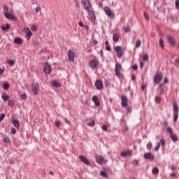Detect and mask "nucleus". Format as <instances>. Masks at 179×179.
Masks as SVG:
<instances>
[{"label":"nucleus","instance_id":"nucleus-1","mask_svg":"<svg viewBox=\"0 0 179 179\" xmlns=\"http://www.w3.org/2000/svg\"><path fill=\"white\" fill-rule=\"evenodd\" d=\"M122 69V67L121 66V64L120 63H117L115 64V76H117V78H119V79L120 78H122V73H121V72H120V71H121V69Z\"/></svg>","mask_w":179,"mask_h":179},{"label":"nucleus","instance_id":"nucleus-2","mask_svg":"<svg viewBox=\"0 0 179 179\" xmlns=\"http://www.w3.org/2000/svg\"><path fill=\"white\" fill-rule=\"evenodd\" d=\"M178 111H179L178 105H177V103H173V122H177V120H178Z\"/></svg>","mask_w":179,"mask_h":179},{"label":"nucleus","instance_id":"nucleus-3","mask_svg":"<svg viewBox=\"0 0 179 179\" xmlns=\"http://www.w3.org/2000/svg\"><path fill=\"white\" fill-rule=\"evenodd\" d=\"M166 132L170 134V136L173 142H177L178 141V137H177V135L173 134V128H171V127H167Z\"/></svg>","mask_w":179,"mask_h":179},{"label":"nucleus","instance_id":"nucleus-4","mask_svg":"<svg viewBox=\"0 0 179 179\" xmlns=\"http://www.w3.org/2000/svg\"><path fill=\"white\" fill-rule=\"evenodd\" d=\"M163 80V74L162 73H157L154 77V83L159 85Z\"/></svg>","mask_w":179,"mask_h":179},{"label":"nucleus","instance_id":"nucleus-5","mask_svg":"<svg viewBox=\"0 0 179 179\" xmlns=\"http://www.w3.org/2000/svg\"><path fill=\"white\" fill-rule=\"evenodd\" d=\"M81 3L87 12L92 9V4H90V1H89V0H82Z\"/></svg>","mask_w":179,"mask_h":179},{"label":"nucleus","instance_id":"nucleus-6","mask_svg":"<svg viewBox=\"0 0 179 179\" xmlns=\"http://www.w3.org/2000/svg\"><path fill=\"white\" fill-rule=\"evenodd\" d=\"M67 55L69 57V61L70 62H75V57L76 56V55L75 54V52H73V50H69Z\"/></svg>","mask_w":179,"mask_h":179},{"label":"nucleus","instance_id":"nucleus-7","mask_svg":"<svg viewBox=\"0 0 179 179\" xmlns=\"http://www.w3.org/2000/svg\"><path fill=\"white\" fill-rule=\"evenodd\" d=\"M104 12L108 17H113V18L115 17V14H114V13L111 12V10H110V8H108V6H105Z\"/></svg>","mask_w":179,"mask_h":179},{"label":"nucleus","instance_id":"nucleus-8","mask_svg":"<svg viewBox=\"0 0 179 179\" xmlns=\"http://www.w3.org/2000/svg\"><path fill=\"white\" fill-rule=\"evenodd\" d=\"M121 101L122 107H123V108H127V107H128V98L127 97V96L123 95L121 97Z\"/></svg>","mask_w":179,"mask_h":179},{"label":"nucleus","instance_id":"nucleus-9","mask_svg":"<svg viewBox=\"0 0 179 179\" xmlns=\"http://www.w3.org/2000/svg\"><path fill=\"white\" fill-rule=\"evenodd\" d=\"M4 16L6 19H8L9 20H14L15 22L17 20V17H16V16L9 13H4Z\"/></svg>","mask_w":179,"mask_h":179},{"label":"nucleus","instance_id":"nucleus-10","mask_svg":"<svg viewBox=\"0 0 179 179\" xmlns=\"http://www.w3.org/2000/svg\"><path fill=\"white\" fill-rule=\"evenodd\" d=\"M115 51L116 52V56L118 58H121V57H122V48L120 46H115Z\"/></svg>","mask_w":179,"mask_h":179},{"label":"nucleus","instance_id":"nucleus-11","mask_svg":"<svg viewBox=\"0 0 179 179\" xmlns=\"http://www.w3.org/2000/svg\"><path fill=\"white\" fill-rule=\"evenodd\" d=\"M44 72L45 73H47L48 75H50L51 73V65L46 62L44 64Z\"/></svg>","mask_w":179,"mask_h":179},{"label":"nucleus","instance_id":"nucleus-12","mask_svg":"<svg viewBox=\"0 0 179 179\" xmlns=\"http://www.w3.org/2000/svg\"><path fill=\"white\" fill-rule=\"evenodd\" d=\"M79 159L80 160V162L82 163H83L84 164H85V166H90V162H89V160L87 159V158H86V157L83 156V155H80L79 156Z\"/></svg>","mask_w":179,"mask_h":179},{"label":"nucleus","instance_id":"nucleus-13","mask_svg":"<svg viewBox=\"0 0 179 179\" xmlns=\"http://www.w3.org/2000/svg\"><path fill=\"white\" fill-rule=\"evenodd\" d=\"M143 157L144 159H145V160H155V155H152L151 152L145 153Z\"/></svg>","mask_w":179,"mask_h":179},{"label":"nucleus","instance_id":"nucleus-14","mask_svg":"<svg viewBox=\"0 0 179 179\" xmlns=\"http://www.w3.org/2000/svg\"><path fill=\"white\" fill-rule=\"evenodd\" d=\"M40 89V85L38 84H32L31 91L35 94H38V90Z\"/></svg>","mask_w":179,"mask_h":179},{"label":"nucleus","instance_id":"nucleus-15","mask_svg":"<svg viewBox=\"0 0 179 179\" xmlns=\"http://www.w3.org/2000/svg\"><path fill=\"white\" fill-rule=\"evenodd\" d=\"M90 68H92L93 69L97 68L99 66V62L97 59H93L90 62Z\"/></svg>","mask_w":179,"mask_h":179},{"label":"nucleus","instance_id":"nucleus-16","mask_svg":"<svg viewBox=\"0 0 179 179\" xmlns=\"http://www.w3.org/2000/svg\"><path fill=\"white\" fill-rule=\"evenodd\" d=\"M95 87L97 90H101V89H103V82L100 80H97L95 82Z\"/></svg>","mask_w":179,"mask_h":179},{"label":"nucleus","instance_id":"nucleus-17","mask_svg":"<svg viewBox=\"0 0 179 179\" xmlns=\"http://www.w3.org/2000/svg\"><path fill=\"white\" fill-rule=\"evenodd\" d=\"M24 33H26V37L27 40H30V38H31V36L33 35V34L31 33V31H30V29L25 28L24 29Z\"/></svg>","mask_w":179,"mask_h":179},{"label":"nucleus","instance_id":"nucleus-18","mask_svg":"<svg viewBox=\"0 0 179 179\" xmlns=\"http://www.w3.org/2000/svg\"><path fill=\"white\" fill-rule=\"evenodd\" d=\"M167 40L168 42L169 43V44H171V45H176V39L174 38V37L169 35L167 36Z\"/></svg>","mask_w":179,"mask_h":179},{"label":"nucleus","instance_id":"nucleus-19","mask_svg":"<svg viewBox=\"0 0 179 179\" xmlns=\"http://www.w3.org/2000/svg\"><path fill=\"white\" fill-rule=\"evenodd\" d=\"M121 157H127V156H132V151L131 150H127L124 152H122L120 153Z\"/></svg>","mask_w":179,"mask_h":179},{"label":"nucleus","instance_id":"nucleus-20","mask_svg":"<svg viewBox=\"0 0 179 179\" xmlns=\"http://www.w3.org/2000/svg\"><path fill=\"white\" fill-rule=\"evenodd\" d=\"M92 101L94 103L96 107H99V106H100V101H99V97H97L96 96H92Z\"/></svg>","mask_w":179,"mask_h":179},{"label":"nucleus","instance_id":"nucleus-21","mask_svg":"<svg viewBox=\"0 0 179 179\" xmlns=\"http://www.w3.org/2000/svg\"><path fill=\"white\" fill-rule=\"evenodd\" d=\"M96 163H99V164H101L104 162V158L101 157V155H97L96 157Z\"/></svg>","mask_w":179,"mask_h":179},{"label":"nucleus","instance_id":"nucleus-22","mask_svg":"<svg viewBox=\"0 0 179 179\" xmlns=\"http://www.w3.org/2000/svg\"><path fill=\"white\" fill-rule=\"evenodd\" d=\"M87 13L90 17L91 20H96V15H94V12H93L92 10H89Z\"/></svg>","mask_w":179,"mask_h":179},{"label":"nucleus","instance_id":"nucleus-23","mask_svg":"<svg viewBox=\"0 0 179 179\" xmlns=\"http://www.w3.org/2000/svg\"><path fill=\"white\" fill-rule=\"evenodd\" d=\"M1 29L3 30V31H6L10 29V24H6V25H1Z\"/></svg>","mask_w":179,"mask_h":179},{"label":"nucleus","instance_id":"nucleus-24","mask_svg":"<svg viewBox=\"0 0 179 179\" xmlns=\"http://www.w3.org/2000/svg\"><path fill=\"white\" fill-rule=\"evenodd\" d=\"M14 43L15 44H18V45H21V44H23V39H22L20 38H15L14 39Z\"/></svg>","mask_w":179,"mask_h":179},{"label":"nucleus","instance_id":"nucleus-25","mask_svg":"<svg viewBox=\"0 0 179 179\" xmlns=\"http://www.w3.org/2000/svg\"><path fill=\"white\" fill-rule=\"evenodd\" d=\"M1 99L3 101H9L10 96L8 95H6V93H4V94L1 95Z\"/></svg>","mask_w":179,"mask_h":179},{"label":"nucleus","instance_id":"nucleus-26","mask_svg":"<svg viewBox=\"0 0 179 179\" xmlns=\"http://www.w3.org/2000/svg\"><path fill=\"white\" fill-rule=\"evenodd\" d=\"M12 122L15 128H20V124L19 123V120H13Z\"/></svg>","mask_w":179,"mask_h":179},{"label":"nucleus","instance_id":"nucleus-27","mask_svg":"<svg viewBox=\"0 0 179 179\" xmlns=\"http://www.w3.org/2000/svg\"><path fill=\"white\" fill-rule=\"evenodd\" d=\"M52 86H53L54 87H61V84L57 82V80H53L52 82Z\"/></svg>","mask_w":179,"mask_h":179},{"label":"nucleus","instance_id":"nucleus-28","mask_svg":"<svg viewBox=\"0 0 179 179\" xmlns=\"http://www.w3.org/2000/svg\"><path fill=\"white\" fill-rule=\"evenodd\" d=\"M100 176L101 177H104V178H108V175H107V173H106L105 171H101Z\"/></svg>","mask_w":179,"mask_h":179},{"label":"nucleus","instance_id":"nucleus-29","mask_svg":"<svg viewBox=\"0 0 179 179\" xmlns=\"http://www.w3.org/2000/svg\"><path fill=\"white\" fill-rule=\"evenodd\" d=\"M3 143H6L7 145L10 144V138H9V137L8 136H5L3 138Z\"/></svg>","mask_w":179,"mask_h":179},{"label":"nucleus","instance_id":"nucleus-30","mask_svg":"<svg viewBox=\"0 0 179 179\" xmlns=\"http://www.w3.org/2000/svg\"><path fill=\"white\" fill-rule=\"evenodd\" d=\"M159 45L162 50H164V41H163V38L159 39Z\"/></svg>","mask_w":179,"mask_h":179},{"label":"nucleus","instance_id":"nucleus-31","mask_svg":"<svg viewBox=\"0 0 179 179\" xmlns=\"http://www.w3.org/2000/svg\"><path fill=\"white\" fill-rule=\"evenodd\" d=\"M113 41H115V43H118V41L120 40V37L118 36V35L114 34L113 37Z\"/></svg>","mask_w":179,"mask_h":179},{"label":"nucleus","instance_id":"nucleus-32","mask_svg":"<svg viewBox=\"0 0 179 179\" xmlns=\"http://www.w3.org/2000/svg\"><path fill=\"white\" fill-rule=\"evenodd\" d=\"M3 89L4 90H8L9 89V83H4L3 84Z\"/></svg>","mask_w":179,"mask_h":179},{"label":"nucleus","instance_id":"nucleus-33","mask_svg":"<svg viewBox=\"0 0 179 179\" xmlns=\"http://www.w3.org/2000/svg\"><path fill=\"white\" fill-rule=\"evenodd\" d=\"M159 143L163 148H164V145H166V140H164V138L162 137Z\"/></svg>","mask_w":179,"mask_h":179},{"label":"nucleus","instance_id":"nucleus-34","mask_svg":"<svg viewBox=\"0 0 179 179\" xmlns=\"http://www.w3.org/2000/svg\"><path fill=\"white\" fill-rule=\"evenodd\" d=\"M8 103L9 107H13V106H15V101H13V100L9 99L8 101Z\"/></svg>","mask_w":179,"mask_h":179},{"label":"nucleus","instance_id":"nucleus-35","mask_svg":"<svg viewBox=\"0 0 179 179\" xmlns=\"http://www.w3.org/2000/svg\"><path fill=\"white\" fill-rule=\"evenodd\" d=\"M7 63L9 64L11 66H13V65H15V62L14 60H12V59L8 60Z\"/></svg>","mask_w":179,"mask_h":179},{"label":"nucleus","instance_id":"nucleus-36","mask_svg":"<svg viewBox=\"0 0 179 179\" xmlns=\"http://www.w3.org/2000/svg\"><path fill=\"white\" fill-rule=\"evenodd\" d=\"M152 173L153 174H159V169L158 168H154L152 169Z\"/></svg>","mask_w":179,"mask_h":179},{"label":"nucleus","instance_id":"nucleus-37","mask_svg":"<svg viewBox=\"0 0 179 179\" xmlns=\"http://www.w3.org/2000/svg\"><path fill=\"white\" fill-rule=\"evenodd\" d=\"M60 125H61V122L59 120H56L55 122V126L57 127V128H59Z\"/></svg>","mask_w":179,"mask_h":179},{"label":"nucleus","instance_id":"nucleus-38","mask_svg":"<svg viewBox=\"0 0 179 179\" xmlns=\"http://www.w3.org/2000/svg\"><path fill=\"white\" fill-rule=\"evenodd\" d=\"M125 33H129L131 31V28L129 26L124 27Z\"/></svg>","mask_w":179,"mask_h":179},{"label":"nucleus","instance_id":"nucleus-39","mask_svg":"<svg viewBox=\"0 0 179 179\" xmlns=\"http://www.w3.org/2000/svg\"><path fill=\"white\" fill-rule=\"evenodd\" d=\"M5 114L4 113H1L0 115V122H2V121H3V120L5 119Z\"/></svg>","mask_w":179,"mask_h":179},{"label":"nucleus","instance_id":"nucleus-40","mask_svg":"<svg viewBox=\"0 0 179 179\" xmlns=\"http://www.w3.org/2000/svg\"><path fill=\"white\" fill-rule=\"evenodd\" d=\"M155 101H156V103H160V101H162V97H160V96H156V97H155Z\"/></svg>","mask_w":179,"mask_h":179},{"label":"nucleus","instance_id":"nucleus-41","mask_svg":"<svg viewBox=\"0 0 179 179\" xmlns=\"http://www.w3.org/2000/svg\"><path fill=\"white\" fill-rule=\"evenodd\" d=\"M20 99L21 100H27V96H26V94H23L20 96Z\"/></svg>","mask_w":179,"mask_h":179},{"label":"nucleus","instance_id":"nucleus-42","mask_svg":"<svg viewBox=\"0 0 179 179\" xmlns=\"http://www.w3.org/2000/svg\"><path fill=\"white\" fill-rule=\"evenodd\" d=\"M143 61H148L149 60V55H144L143 57Z\"/></svg>","mask_w":179,"mask_h":179},{"label":"nucleus","instance_id":"nucleus-43","mask_svg":"<svg viewBox=\"0 0 179 179\" xmlns=\"http://www.w3.org/2000/svg\"><path fill=\"white\" fill-rule=\"evenodd\" d=\"M139 47H141V41L138 40L136 41V48H139Z\"/></svg>","mask_w":179,"mask_h":179},{"label":"nucleus","instance_id":"nucleus-44","mask_svg":"<svg viewBox=\"0 0 179 179\" xmlns=\"http://www.w3.org/2000/svg\"><path fill=\"white\" fill-rule=\"evenodd\" d=\"M159 149H160V143H157V145L155 148V150L159 152Z\"/></svg>","mask_w":179,"mask_h":179},{"label":"nucleus","instance_id":"nucleus-45","mask_svg":"<svg viewBox=\"0 0 179 179\" xmlns=\"http://www.w3.org/2000/svg\"><path fill=\"white\" fill-rule=\"evenodd\" d=\"M94 124H96V122H94V120H92L90 123H88V125L90 127H94Z\"/></svg>","mask_w":179,"mask_h":179},{"label":"nucleus","instance_id":"nucleus-46","mask_svg":"<svg viewBox=\"0 0 179 179\" xmlns=\"http://www.w3.org/2000/svg\"><path fill=\"white\" fill-rule=\"evenodd\" d=\"M101 129H102L103 131H107V129H108V127L107 125L103 124V125L101 127Z\"/></svg>","mask_w":179,"mask_h":179},{"label":"nucleus","instance_id":"nucleus-47","mask_svg":"<svg viewBox=\"0 0 179 179\" xmlns=\"http://www.w3.org/2000/svg\"><path fill=\"white\" fill-rule=\"evenodd\" d=\"M31 30L32 31H36V30H37V26L36 25H32L31 28Z\"/></svg>","mask_w":179,"mask_h":179},{"label":"nucleus","instance_id":"nucleus-48","mask_svg":"<svg viewBox=\"0 0 179 179\" xmlns=\"http://www.w3.org/2000/svg\"><path fill=\"white\" fill-rule=\"evenodd\" d=\"M144 17L145 19H146V20H149V15L148 14V13H144Z\"/></svg>","mask_w":179,"mask_h":179},{"label":"nucleus","instance_id":"nucleus-49","mask_svg":"<svg viewBox=\"0 0 179 179\" xmlns=\"http://www.w3.org/2000/svg\"><path fill=\"white\" fill-rule=\"evenodd\" d=\"M147 149H148L149 150H150V149H152V143H148L147 144Z\"/></svg>","mask_w":179,"mask_h":179},{"label":"nucleus","instance_id":"nucleus-50","mask_svg":"<svg viewBox=\"0 0 179 179\" xmlns=\"http://www.w3.org/2000/svg\"><path fill=\"white\" fill-rule=\"evenodd\" d=\"M176 8L179 10V0L176 1Z\"/></svg>","mask_w":179,"mask_h":179},{"label":"nucleus","instance_id":"nucleus-51","mask_svg":"<svg viewBox=\"0 0 179 179\" xmlns=\"http://www.w3.org/2000/svg\"><path fill=\"white\" fill-rule=\"evenodd\" d=\"M134 166H138V164H139V161H138V159H134Z\"/></svg>","mask_w":179,"mask_h":179},{"label":"nucleus","instance_id":"nucleus-52","mask_svg":"<svg viewBox=\"0 0 179 179\" xmlns=\"http://www.w3.org/2000/svg\"><path fill=\"white\" fill-rule=\"evenodd\" d=\"M11 134H13V135H15V134H16V129L12 128L11 129Z\"/></svg>","mask_w":179,"mask_h":179},{"label":"nucleus","instance_id":"nucleus-53","mask_svg":"<svg viewBox=\"0 0 179 179\" xmlns=\"http://www.w3.org/2000/svg\"><path fill=\"white\" fill-rule=\"evenodd\" d=\"M98 54H99V55L103 57V50H101L99 52H98Z\"/></svg>","mask_w":179,"mask_h":179},{"label":"nucleus","instance_id":"nucleus-54","mask_svg":"<svg viewBox=\"0 0 179 179\" xmlns=\"http://www.w3.org/2000/svg\"><path fill=\"white\" fill-rule=\"evenodd\" d=\"M3 9L4 10H6V12H8L9 10V8L8 7V6L4 5L3 6Z\"/></svg>","mask_w":179,"mask_h":179},{"label":"nucleus","instance_id":"nucleus-55","mask_svg":"<svg viewBox=\"0 0 179 179\" xmlns=\"http://www.w3.org/2000/svg\"><path fill=\"white\" fill-rule=\"evenodd\" d=\"M159 94H160V96L164 94V90H163V88H162V89L160 90Z\"/></svg>","mask_w":179,"mask_h":179},{"label":"nucleus","instance_id":"nucleus-56","mask_svg":"<svg viewBox=\"0 0 179 179\" xmlns=\"http://www.w3.org/2000/svg\"><path fill=\"white\" fill-rule=\"evenodd\" d=\"M3 72H5V69L0 68V76L3 75Z\"/></svg>","mask_w":179,"mask_h":179},{"label":"nucleus","instance_id":"nucleus-57","mask_svg":"<svg viewBox=\"0 0 179 179\" xmlns=\"http://www.w3.org/2000/svg\"><path fill=\"white\" fill-rule=\"evenodd\" d=\"M40 10H41V7H36V13H38V12H40Z\"/></svg>","mask_w":179,"mask_h":179},{"label":"nucleus","instance_id":"nucleus-58","mask_svg":"<svg viewBox=\"0 0 179 179\" xmlns=\"http://www.w3.org/2000/svg\"><path fill=\"white\" fill-rule=\"evenodd\" d=\"M106 50V51H111V47L110 45H107Z\"/></svg>","mask_w":179,"mask_h":179},{"label":"nucleus","instance_id":"nucleus-59","mask_svg":"<svg viewBox=\"0 0 179 179\" xmlns=\"http://www.w3.org/2000/svg\"><path fill=\"white\" fill-rule=\"evenodd\" d=\"M92 44H93L94 45H97V41H96V39H93V41H92Z\"/></svg>","mask_w":179,"mask_h":179},{"label":"nucleus","instance_id":"nucleus-60","mask_svg":"<svg viewBox=\"0 0 179 179\" xmlns=\"http://www.w3.org/2000/svg\"><path fill=\"white\" fill-rule=\"evenodd\" d=\"M171 170L174 171V170L177 169V166H175L174 165H171Z\"/></svg>","mask_w":179,"mask_h":179},{"label":"nucleus","instance_id":"nucleus-61","mask_svg":"<svg viewBox=\"0 0 179 179\" xmlns=\"http://www.w3.org/2000/svg\"><path fill=\"white\" fill-rule=\"evenodd\" d=\"M132 68L134 69V71H136L138 69V65L134 64Z\"/></svg>","mask_w":179,"mask_h":179},{"label":"nucleus","instance_id":"nucleus-62","mask_svg":"<svg viewBox=\"0 0 179 179\" xmlns=\"http://www.w3.org/2000/svg\"><path fill=\"white\" fill-rule=\"evenodd\" d=\"M141 89H142V90H145V89H146V85H142V87H141Z\"/></svg>","mask_w":179,"mask_h":179},{"label":"nucleus","instance_id":"nucleus-63","mask_svg":"<svg viewBox=\"0 0 179 179\" xmlns=\"http://www.w3.org/2000/svg\"><path fill=\"white\" fill-rule=\"evenodd\" d=\"M164 83H169V78H165L164 80Z\"/></svg>","mask_w":179,"mask_h":179},{"label":"nucleus","instance_id":"nucleus-64","mask_svg":"<svg viewBox=\"0 0 179 179\" xmlns=\"http://www.w3.org/2000/svg\"><path fill=\"white\" fill-rule=\"evenodd\" d=\"M175 62L176 65H179V59H176Z\"/></svg>","mask_w":179,"mask_h":179}]
</instances>
